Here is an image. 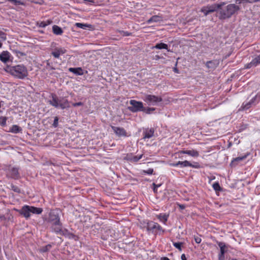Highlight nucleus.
<instances>
[{
	"instance_id": "obj_1",
	"label": "nucleus",
	"mask_w": 260,
	"mask_h": 260,
	"mask_svg": "<svg viewBox=\"0 0 260 260\" xmlns=\"http://www.w3.org/2000/svg\"><path fill=\"white\" fill-rule=\"evenodd\" d=\"M49 221L52 223V229L54 232L60 235H66L68 233V231L62 228L57 211L50 212Z\"/></svg>"
},
{
	"instance_id": "obj_2",
	"label": "nucleus",
	"mask_w": 260,
	"mask_h": 260,
	"mask_svg": "<svg viewBox=\"0 0 260 260\" xmlns=\"http://www.w3.org/2000/svg\"><path fill=\"white\" fill-rule=\"evenodd\" d=\"M6 71L12 76L19 79H24L28 75L27 69L22 64L8 67Z\"/></svg>"
},
{
	"instance_id": "obj_3",
	"label": "nucleus",
	"mask_w": 260,
	"mask_h": 260,
	"mask_svg": "<svg viewBox=\"0 0 260 260\" xmlns=\"http://www.w3.org/2000/svg\"><path fill=\"white\" fill-rule=\"evenodd\" d=\"M239 10V6L234 4H229L220 10L219 18L220 19L229 18Z\"/></svg>"
},
{
	"instance_id": "obj_4",
	"label": "nucleus",
	"mask_w": 260,
	"mask_h": 260,
	"mask_svg": "<svg viewBox=\"0 0 260 260\" xmlns=\"http://www.w3.org/2000/svg\"><path fill=\"white\" fill-rule=\"evenodd\" d=\"M49 103L56 108L64 109L69 107V102L63 98L58 99L55 95H52V100L49 101Z\"/></svg>"
},
{
	"instance_id": "obj_5",
	"label": "nucleus",
	"mask_w": 260,
	"mask_h": 260,
	"mask_svg": "<svg viewBox=\"0 0 260 260\" xmlns=\"http://www.w3.org/2000/svg\"><path fill=\"white\" fill-rule=\"evenodd\" d=\"M143 100L148 105L156 106L162 102V99L160 96L152 94H145L142 98Z\"/></svg>"
},
{
	"instance_id": "obj_6",
	"label": "nucleus",
	"mask_w": 260,
	"mask_h": 260,
	"mask_svg": "<svg viewBox=\"0 0 260 260\" xmlns=\"http://www.w3.org/2000/svg\"><path fill=\"white\" fill-rule=\"evenodd\" d=\"M129 104L131 106L128 107V109L132 112L142 111L144 110L143 104L142 102L132 100L129 101Z\"/></svg>"
},
{
	"instance_id": "obj_7",
	"label": "nucleus",
	"mask_w": 260,
	"mask_h": 260,
	"mask_svg": "<svg viewBox=\"0 0 260 260\" xmlns=\"http://www.w3.org/2000/svg\"><path fill=\"white\" fill-rule=\"evenodd\" d=\"M224 3L219 4H213L204 7L201 9V11L203 12L205 16H207L210 13L214 12L220 8L223 5Z\"/></svg>"
},
{
	"instance_id": "obj_8",
	"label": "nucleus",
	"mask_w": 260,
	"mask_h": 260,
	"mask_svg": "<svg viewBox=\"0 0 260 260\" xmlns=\"http://www.w3.org/2000/svg\"><path fill=\"white\" fill-rule=\"evenodd\" d=\"M218 245L220 248V252L218 254L219 260H225L224 254L228 251V246L223 242H218Z\"/></svg>"
},
{
	"instance_id": "obj_9",
	"label": "nucleus",
	"mask_w": 260,
	"mask_h": 260,
	"mask_svg": "<svg viewBox=\"0 0 260 260\" xmlns=\"http://www.w3.org/2000/svg\"><path fill=\"white\" fill-rule=\"evenodd\" d=\"M6 173L8 177L17 179L19 177L18 170L16 168L9 167L7 170Z\"/></svg>"
},
{
	"instance_id": "obj_10",
	"label": "nucleus",
	"mask_w": 260,
	"mask_h": 260,
	"mask_svg": "<svg viewBox=\"0 0 260 260\" xmlns=\"http://www.w3.org/2000/svg\"><path fill=\"white\" fill-rule=\"evenodd\" d=\"M147 230L148 231L157 230L159 232V234L164 233V230L161 226L157 223L154 222H150L148 223Z\"/></svg>"
},
{
	"instance_id": "obj_11",
	"label": "nucleus",
	"mask_w": 260,
	"mask_h": 260,
	"mask_svg": "<svg viewBox=\"0 0 260 260\" xmlns=\"http://www.w3.org/2000/svg\"><path fill=\"white\" fill-rule=\"evenodd\" d=\"M258 102L257 98L256 96L253 97L250 101L244 103L240 110H246L248 109L252 105H255L256 103Z\"/></svg>"
},
{
	"instance_id": "obj_12",
	"label": "nucleus",
	"mask_w": 260,
	"mask_h": 260,
	"mask_svg": "<svg viewBox=\"0 0 260 260\" xmlns=\"http://www.w3.org/2000/svg\"><path fill=\"white\" fill-rule=\"evenodd\" d=\"M19 213L22 215L25 218H28L31 215L30 206L25 205L22 207L19 211Z\"/></svg>"
},
{
	"instance_id": "obj_13",
	"label": "nucleus",
	"mask_w": 260,
	"mask_h": 260,
	"mask_svg": "<svg viewBox=\"0 0 260 260\" xmlns=\"http://www.w3.org/2000/svg\"><path fill=\"white\" fill-rule=\"evenodd\" d=\"M111 128L117 136L119 137L127 136V133L123 128L114 126H112Z\"/></svg>"
},
{
	"instance_id": "obj_14",
	"label": "nucleus",
	"mask_w": 260,
	"mask_h": 260,
	"mask_svg": "<svg viewBox=\"0 0 260 260\" xmlns=\"http://www.w3.org/2000/svg\"><path fill=\"white\" fill-rule=\"evenodd\" d=\"M66 52V50L64 48H57L54 49L51 54L56 58H58L60 55H62Z\"/></svg>"
},
{
	"instance_id": "obj_15",
	"label": "nucleus",
	"mask_w": 260,
	"mask_h": 260,
	"mask_svg": "<svg viewBox=\"0 0 260 260\" xmlns=\"http://www.w3.org/2000/svg\"><path fill=\"white\" fill-rule=\"evenodd\" d=\"M260 64V54L252 59L251 62L246 65V68L249 69L256 67Z\"/></svg>"
},
{
	"instance_id": "obj_16",
	"label": "nucleus",
	"mask_w": 260,
	"mask_h": 260,
	"mask_svg": "<svg viewBox=\"0 0 260 260\" xmlns=\"http://www.w3.org/2000/svg\"><path fill=\"white\" fill-rule=\"evenodd\" d=\"M179 153L181 154H186L194 157H197L199 156V152L198 151L194 149L181 150L179 152Z\"/></svg>"
},
{
	"instance_id": "obj_17",
	"label": "nucleus",
	"mask_w": 260,
	"mask_h": 260,
	"mask_svg": "<svg viewBox=\"0 0 260 260\" xmlns=\"http://www.w3.org/2000/svg\"><path fill=\"white\" fill-rule=\"evenodd\" d=\"M143 154H140L138 155H133L132 154L128 155L127 159L131 162H136L143 157Z\"/></svg>"
},
{
	"instance_id": "obj_18",
	"label": "nucleus",
	"mask_w": 260,
	"mask_h": 260,
	"mask_svg": "<svg viewBox=\"0 0 260 260\" xmlns=\"http://www.w3.org/2000/svg\"><path fill=\"white\" fill-rule=\"evenodd\" d=\"M10 55L8 51H3L0 54V60L4 62H6L9 60Z\"/></svg>"
},
{
	"instance_id": "obj_19",
	"label": "nucleus",
	"mask_w": 260,
	"mask_h": 260,
	"mask_svg": "<svg viewBox=\"0 0 260 260\" xmlns=\"http://www.w3.org/2000/svg\"><path fill=\"white\" fill-rule=\"evenodd\" d=\"M69 71L76 75H83V71L81 68H70Z\"/></svg>"
},
{
	"instance_id": "obj_20",
	"label": "nucleus",
	"mask_w": 260,
	"mask_h": 260,
	"mask_svg": "<svg viewBox=\"0 0 260 260\" xmlns=\"http://www.w3.org/2000/svg\"><path fill=\"white\" fill-rule=\"evenodd\" d=\"M162 20V18L158 15H154L147 20V23L150 24L152 22H158Z\"/></svg>"
},
{
	"instance_id": "obj_21",
	"label": "nucleus",
	"mask_w": 260,
	"mask_h": 260,
	"mask_svg": "<svg viewBox=\"0 0 260 260\" xmlns=\"http://www.w3.org/2000/svg\"><path fill=\"white\" fill-rule=\"evenodd\" d=\"M144 139H150L153 136L154 130L152 128L146 129L144 132Z\"/></svg>"
},
{
	"instance_id": "obj_22",
	"label": "nucleus",
	"mask_w": 260,
	"mask_h": 260,
	"mask_svg": "<svg viewBox=\"0 0 260 260\" xmlns=\"http://www.w3.org/2000/svg\"><path fill=\"white\" fill-rule=\"evenodd\" d=\"M157 217L160 222L166 224L168 220L169 215L166 213H160L157 215Z\"/></svg>"
},
{
	"instance_id": "obj_23",
	"label": "nucleus",
	"mask_w": 260,
	"mask_h": 260,
	"mask_svg": "<svg viewBox=\"0 0 260 260\" xmlns=\"http://www.w3.org/2000/svg\"><path fill=\"white\" fill-rule=\"evenodd\" d=\"M52 30L53 33L56 35H60L63 33L61 28L56 25L53 26Z\"/></svg>"
},
{
	"instance_id": "obj_24",
	"label": "nucleus",
	"mask_w": 260,
	"mask_h": 260,
	"mask_svg": "<svg viewBox=\"0 0 260 260\" xmlns=\"http://www.w3.org/2000/svg\"><path fill=\"white\" fill-rule=\"evenodd\" d=\"M75 25L78 28H80L83 29H86L87 28H90L91 26V25L90 24L79 22L76 23Z\"/></svg>"
},
{
	"instance_id": "obj_25",
	"label": "nucleus",
	"mask_w": 260,
	"mask_h": 260,
	"mask_svg": "<svg viewBox=\"0 0 260 260\" xmlns=\"http://www.w3.org/2000/svg\"><path fill=\"white\" fill-rule=\"evenodd\" d=\"M30 210L31 213L36 214H40L43 211V209L41 208H37L34 206H30Z\"/></svg>"
},
{
	"instance_id": "obj_26",
	"label": "nucleus",
	"mask_w": 260,
	"mask_h": 260,
	"mask_svg": "<svg viewBox=\"0 0 260 260\" xmlns=\"http://www.w3.org/2000/svg\"><path fill=\"white\" fill-rule=\"evenodd\" d=\"M153 48L158 49H164L167 50L168 51H169L168 50V45L163 43L157 44Z\"/></svg>"
},
{
	"instance_id": "obj_27",
	"label": "nucleus",
	"mask_w": 260,
	"mask_h": 260,
	"mask_svg": "<svg viewBox=\"0 0 260 260\" xmlns=\"http://www.w3.org/2000/svg\"><path fill=\"white\" fill-rule=\"evenodd\" d=\"M216 61H209L206 63V66L208 68L214 69L217 65Z\"/></svg>"
},
{
	"instance_id": "obj_28",
	"label": "nucleus",
	"mask_w": 260,
	"mask_h": 260,
	"mask_svg": "<svg viewBox=\"0 0 260 260\" xmlns=\"http://www.w3.org/2000/svg\"><path fill=\"white\" fill-rule=\"evenodd\" d=\"M8 1L11 2L12 4L18 6V5H22L25 6V3L22 0H7Z\"/></svg>"
},
{
	"instance_id": "obj_29",
	"label": "nucleus",
	"mask_w": 260,
	"mask_h": 260,
	"mask_svg": "<svg viewBox=\"0 0 260 260\" xmlns=\"http://www.w3.org/2000/svg\"><path fill=\"white\" fill-rule=\"evenodd\" d=\"M260 1V0H236V3L238 4L244 3H253Z\"/></svg>"
},
{
	"instance_id": "obj_30",
	"label": "nucleus",
	"mask_w": 260,
	"mask_h": 260,
	"mask_svg": "<svg viewBox=\"0 0 260 260\" xmlns=\"http://www.w3.org/2000/svg\"><path fill=\"white\" fill-rule=\"evenodd\" d=\"M21 131V128L17 125H13L10 129V132L15 134L18 133Z\"/></svg>"
},
{
	"instance_id": "obj_31",
	"label": "nucleus",
	"mask_w": 260,
	"mask_h": 260,
	"mask_svg": "<svg viewBox=\"0 0 260 260\" xmlns=\"http://www.w3.org/2000/svg\"><path fill=\"white\" fill-rule=\"evenodd\" d=\"M249 153H247L246 154H244V155H242L241 156L237 157L235 158H234L233 160V161H239L242 160H244V159L246 158L248 156H249Z\"/></svg>"
},
{
	"instance_id": "obj_32",
	"label": "nucleus",
	"mask_w": 260,
	"mask_h": 260,
	"mask_svg": "<svg viewBox=\"0 0 260 260\" xmlns=\"http://www.w3.org/2000/svg\"><path fill=\"white\" fill-rule=\"evenodd\" d=\"M6 40V36L4 32L0 31V48H2L3 44L2 42Z\"/></svg>"
},
{
	"instance_id": "obj_33",
	"label": "nucleus",
	"mask_w": 260,
	"mask_h": 260,
	"mask_svg": "<svg viewBox=\"0 0 260 260\" xmlns=\"http://www.w3.org/2000/svg\"><path fill=\"white\" fill-rule=\"evenodd\" d=\"M178 164L180 165L181 167H186L190 166V162L187 160H185L183 161H178Z\"/></svg>"
},
{
	"instance_id": "obj_34",
	"label": "nucleus",
	"mask_w": 260,
	"mask_h": 260,
	"mask_svg": "<svg viewBox=\"0 0 260 260\" xmlns=\"http://www.w3.org/2000/svg\"><path fill=\"white\" fill-rule=\"evenodd\" d=\"M51 21L50 20H47L46 21H42L40 23V27H45L46 26L49 25L51 24Z\"/></svg>"
},
{
	"instance_id": "obj_35",
	"label": "nucleus",
	"mask_w": 260,
	"mask_h": 260,
	"mask_svg": "<svg viewBox=\"0 0 260 260\" xmlns=\"http://www.w3.org/2000/svg\"><path fill=\"white\" fill-rule=\"evenodd\" d=\"M51 246L49 244L46 245L44 247H42L40 248V251L41 252H45L48 251L51 248Z\"/></svg>"
},
{
	"instance_id": "obj_36",
	"label": "nucleus",
	"mask_w": 260,
	"mask_h": 260,
	"mask_svg": "<svg viewBox=\"0 0 260 260\" xmlns=\"http://www.w3.org/2000/svg\"><path fill=\"white\" fill-rule=\"evenodd\" d=\"M173 245L175 248H176L180 251L182 250L181 246L182 245V243H181V242H173Z\"/></svg>"
},
{
	"instance_id": "obj_37",
	"label": "nucleus",
	"mask_w": 260,
	"mask_h": 260,
	"mask_svg": "<svg viewBox=\"0 0 260 260\" xmlns=\"http://www.w3.org/2000/svg\"><path fill=\"white\" fill-rule=\"evenodd\" d=\"M212 187L216 191H220L221 190V187L219 185V184L217 182L214 183L212 185Z\"/></svg>"
},
{
	"instance_id": "obj_38",
	"label": "nucleus",
	"mask_w": 260,
	"mask_h": 260,
	"mask_svg": "<svg viewBox=\"0 0 260 260\" xmlns=\"http://www.w3.org/2000/svg\"><path fill=\"white\" fill-rule=\"evenodd\" d=\"M155 110V109L154 108H145L144 107V110H143V112H144L146 114H150L151 112Z\"/></svg>"
},
{
	"instance_id": "obj_39",
	"label": "nucleus",
	"mask_w": 260,
	"mask_h": 260,
	"mask_svg": "<svg viewBox=\"0 0 260 260\" xmlns=\"http://www.w3.org/2000/svg\"><path fill=\"white\" fill-rule=\"evenodd\" d=\"M188 167H190L195 169H199L201 168V165L199 164V163L194 162L193 164L190 163V166H189Z\"/></svg>"
},
{
	"instance_id": "obj_40",
	"label": "nucleus",
	"mask_w": 260,
	"mask_h": 260,
	"mask_svg": "<svg viewBox=\"0 0 260 260\" xmlns=\"http://www.w3.org/2000/svg\"><path fill=\"white\" fill-rule=\"evenodd\" d=\"M153 169L151 168H149L147 170L144 171V173L147 174L148 175H151L153 174Z\"/></svg>"
},
{
	"instance_id": "obj_41",
	"label": "nucleus",
	"mask_w": 260,
	"mask_h": 260,
	"mask_svg": "<svg viewBox=\"0 0 260 260\" xmlns=\"http://www.w3.org/2000/svg\"><path fill=\"white\" fill-rule=\"evenodd\" d=\"M58 118L57 117H55L54 119L53 126L54 127H56L58 126Z\"/></svg>"
},
{
	"instance_id": "obj_42",
	"label": "nucleus",
	"mask_w": 260,
	"mask_h": 260,
	"mask_svg": "<svg viewBox=\"0 0 260 260\" xmlns=\"http://www.w3.org/2000/svg\"><path fill=\"white\" fill-rule=\"evenodd\" d=\"M11 187H12V189L13 191H15L16 192H20V189L18 187H17V186H15L14 185H12Z\"/></svg>"
},
{
	"instance_id": "obj_43",
	"label": "nucleus",
	"mask_w": 260,
	"mask_h": 260,
	"mask_svg": "<svg viewBox=\"0 0 260 260\" xmlns=\"http://www.w3.org/2000/svg\"><path fill=\"white\" fill-rule=\"evenodd\" d=\"M31 2L34 3L35 4H42L43 3V0H28Z\"/></svg>"
},
{
	"instance_id": "obj_44",
	"label": "nucleus",
	"mask_w": 260,
	"mask_h": 260,
	"mask_svg": "<svg viewBox=\"0 0 260 260\" xmlns=\"http://www.w3.org/2000/svg\"><path fill=\"white\" fill-rule=\"evenodd\" d=\"M153 186H154V187H153V191H154V192H156V190H157V188H158V187H159L160 186V185H160V184H155V183H153Z\"/></svg>"
},
{
	"instance_id": "obj_45",
	"label": "nucleus",
	"mask_w": 260,
	"mask_h": 260,
	"mask_svg": "<svg viewBox=\"0 0 260 260\" xmlns=\"http://www.w3.org/2000/svg\"><path fill=\"white\" fill-rule=\"evenodd\" d=\"M82 105H83V103L82 102H78V103H75L73 104V106L74 107H77V106H82Z\"/></svg>"
},
{
	"instance_id": "obj_46",
	"label": "nucleus",
	"mask_w": 260,
	"mask_h": 260,
	"mask_svg": "<svg viewBox=\"0 0 260 260\" xmlns=\"http://www.w3.org/2000/svg\"><path fill=\"white\" fill-rule=\"evenodd\" d=\"M1 123L2 125H5L6 124V118H3L2 121L1 122Z\"/></svg>"
},
{
	"instance_id": "obj_47",
	"label": "nucleus",
	"mask_w": 260,
	"mask_h": 260,
	"mask_svg": "<svg viewBox=\"0 0 260 260\" xmlns=\"http://www.w3.org/2000/svg\"><path fill=\"white\" fill-rule=\"evenodd\" d=\"M170 166L172 167H177L179 166V164H178V162L176 163H171L170 164Z\"/></svg>"
},
{
	"instance_id": "obj_48",
	"label": "nucleus",
	"mask_w": 260,
	"mask_h": 260,
	"mask_svg": "<svg viewBox=\"0 0 260 260\" xmlns=\"http://www.w3.org/2000/svg\"><path fill=\"white\" fill-rule=\"evenodd\" d=\"M181 258L182 260H186V256L184 254H182L181 256Z\"/></svg>"
},
{
	"instance_id": "obj_49",
	"label": "nucleus",
	"mask_w": 260,
	"mask_h": 260,
	"mask_svg": "<svg viewBox=\"0 0 260 260\" xmlns=\"http://www.w3.org/2000/svg\"><path fill=\"white\" fill-rule=\"evenodd\" d=\"M195 241L196 243H200L201 242V239L200 238H196L195 239Z\"/></svg>"
},
{
	"instance_id": "obj_50",
	"label": "nucleus",
	"mask_w": 260,
	"mask_h": 260,
	"mask_svg": "<svg viewBox=\"0 0 260 260\" xmlns=\"http://www.w3.org/2000/svg\"><path fill=\"white\" fill-rule=\"evenodd\" d=\"M160 260H170V259L167 257H161Z\"/></svg>"
},
{
	"instance_id": "obj_51",
	"label": "nucleus",
	"mask_w": 260,
	"mask_h": 260,
	"mask_svg": "<svg viewBox=\"0 0 260 260\" xmlns=\"http://www.w3.org/2000/svg\"><path fill=\"white\" fill-rule=\"evenodd\" d=\"M174 72H176V73H178V70H177L176 68H175V69H174Z\"/></svg>"
},
{
	"instance_id": "obj_52",
	"label": "nucleus",
	"mask_w": 260,
	"mask_h": 260,
	"mask_svg": "<svg viewBox=\"0 0 260 260\" xmlns=\"http://www.w3.org/2000/svg\"><path fill=\"white\" fill-rule=\"evenodd\" d=\"M128 35H129V34L125 32V36H128Z\"/></svg>"
},
{
	"instance_id": "obj_53",
	"label": "nucleus",
	"mask_w": 260,
	"mask_h": 260,
	"mask_svg": "<svg viewBox=\"0 0 260 260\" xmlns=\"http://www.w3.org/2000/svg\"><path fill=\"white\" fill-rule=\"evenodd\" d=\"M4 218V217L3 216H0V218H2H2Z\"/></svg>"
},
{
	"instance_id": "obj_54",
	"label": "nucleus",
	"mask_w": 260,
	"mask_h": 260,
	"mask_svg": "<svg viewBox=\"0 0 260 260\" xmlns=\"http://www.w3.org/2000/svg\"><path fill=\"white\" fill-rule=\"evenodd\" d=\"M231 260H237V259L233 258V259H232Z\"/></svg>"
}]
</instances>
